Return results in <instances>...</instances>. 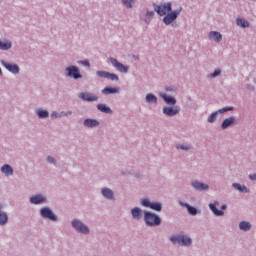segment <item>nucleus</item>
<instances>
[{
	"mask_svg": "<svg viewBox=\"0 0 256 256\" xmlns=\"http://www.w3.org/2000/svg\"><path fill=\"white\" fill-rule=\"evenodd\" d=\"M154 11L160 17H164L162 19V23H164V25H171L175 23V21H177V18L179 17V15H181L183 11V7L180 6L173 11V3L166 2L161 5L154 4Z\"/></svg>",
	"mask_w": 256,
	"mask_h": 256,
	"instance_id": "f257e3e1",
	"label": "nucleus"
},
{
	"mask_svg": "<svg viewBox=\"0 0 256 256\" xmlns=\"http://www.w3.org/2000/svg\"><path fill=\"white\" fill-rule=\"evenodd\" d=\"M169 241L173 245H180V247H191L193 245V238L183 233L170 236Z\"/></svg>",
	"mask_w": 256,
	"mask_h": 256,
	"instance_id": "f03ea898",
	"label": "nucleus"
},
{
	"mask_svg": "<svg viewBox=\"0 0 256 256\" xmlns=\"http://www.w3.org/2000/svg\"><path fill=\"white\" fill-rule=\"evenodd\" d=\"M144 223L146 227H159L161 226V223H163V220L159 214L149 210H144Z\"/></svg>",
	"mask_w": 256,
	"mask_h": 256,
	"instance_id": "7ed1b4c3",
	"label": "nucleus"
},
{
	"mask_svg": "<svg viewBox=\"0 0 256 256\" xmlns=\"http://www.w3.org/2000/svg\"><path fill=\"white\" fill-rule=\"evenodd\" d=\"M71 227L74 229V231H76V233H80V235H89L91 233L89 226L79 218H74L71 220Z\"/></svg>",
	"mask_w": 256,
	"mask_h": 256,
	"instance_id": "20e7f679",
	"label": "nucleus"
},
{
	"mask_svg": "<svg viewBox=\"0 0 256 256\" xmlns=\"http://www.w3.org/2000/svg\"><path fill=\"white\" fill-rule=\"evenodd\" d=\"M140 205L146 209L156 211V213H161L163 211V204L161 202H151L147 197L140 199Z\"/></svg>",
	"mask_w": 256,
	"mask_h": 256,
	"instance_id": "39448f33",
	"label": "nucleus"
},
{
	"mask_svg": "<svg viewBox=\"0 0 256 256\" xmlns=\"http://www.w3.org/2000/svg\"><path fill=\"white\" fill-rule=\"evenodd\" d=\"M39 213L42 219H48V221H52V223H57L59 221V216H57L49 206L40 208Z\"/></svg>",
	"mask_w": 256,
	"mask_h": 256,
	"instance_id": "423d86ee",
	"label": "nucleus"
},
{
	"mask_svg": "<svg viewBox=\"0 0 256 256\" xmlns=\"http://www.w3.org/2000/svg\"><path fill=\"white\" fill-rule=\"evenodd\" d=\"M66 77L70 79H74V81H79V79H83V74H81V70L76 65H70L65 68Z\"/></svg>",
	"mask_w": 256,
	"mask_h": 256,
	"instance_id": "0eeeda50",
	"label": "nucleus"
},
{
	"mask_svg": "<svg viewBox=\"0 0 256 256\" xmlns=\"http://www.w3.org/2000/svg\"><path fill=\"white\" fill-rule=\"evenodd\" d=\"M235 107L233 106H227V107H223L218 109L217 111L211 113L208 118H207V123L213 124V123H217V118L219 117V115H223V113H227L228 111H234Z\"/></svg>",
	"mask_w": 256,
	"mask_h": 256,
	"instance_id": "6e6552de",
	"label": "nucleus"
},
{
	"mask_svg": "<svg viewBox=\"0 0 256 256\" xmlns=\"http://www.w3.org/2000/svg\"><path fill=\"white\" fill-rule=\"evenodd\" d=\"M208 207L215 217H223L225 215L224 211H227V204H223L220 208L221 210L217 209L219 207V201L217 200L208 204Z\"/></svg>",
	"mask_w": 256,
	"mask_h": 256,
	"instance_id": "1a4fd4ad",
	"label": "nucleus"
},
{
	"mask_svg": "<svg viewBox=\"0 0 256 256\" xmlns=\"http://www.w3.org/2000/svg\"><path fill=\"white\" fill-rule=\"evenodd\" d=\"M0 64L6 71L11 73L12 75H19L21 73V68L19 67V64L7 62L5 60H0Z\"/></svg>",
	"mask_w": 256,
	"mask_h": 256,
	"instance_id": "9d476101",
	"label": "nucleus"
},
{
	"mask_svg": "<svg viewBox=\"0 0 256 256\" xmlns=\"http://www.w3.org/2000/svg\"><path fill=\"white\" fill-rule=\"evenodd\" d=\"M108 63H110V65H112V67H114V69L118 70L119 73H124V74L129 73V66L124 65L123 63L119 62V60H117L114 57H109Z\"/></svg>",
	"mask_w": 256,
	"mask_h": 256,
	"instance_id": "9b49d317",
	"label": "nucleus"
},
{
	"mask_svg": "<svg viewBox=\"0 0 256 256\" xmlns=\"http://www.w3.org/2000/svg\"><path fill=\"white\" fill-rule=\"evenodd\" d=\"M162 113L165 117H177L179 113H181V107L174 105V106H163Z\"/></svg>",
	"mask_w": 256,
	"mask_h": 256,
	"instance_id": "f8f14e48",
	"label": "nucleus"
},
{
	"mask_svg": "<svg viewBox=\"0 0 256 256\" xmlns=\"http://www.w3.org/2000/svg\"><path fill=\"white\" fill-rule=\"evenodd\" d=\"M31 205H45L47 203V196L43 193H37L29 197Z\"/></svg>",
	"mask_w": 256,
	"mask_h": 256,
	"instance_id": "ddd939ff",
	"label": "nucleus"
},
{
	"mask_svg": "<svg viewBox=\"0 0 256 256\" xmlns=\"http://www.w3.org/2000/svg\"><path fill=\"white\" fill-rule=\"evenodd\" d=\"M100 195L103 199H106V201H115V191L109 187H102L100 189Z\"/></svg>",
	"mask_w": 256,
	"mask_h": 256,
	"instance_id": "4468645a",
	"label": "nucleus"
},
{
	"mask_svg": "<svg viewBox=\"0 0 256 256\" xmlns=\"http://www.w3.org/2000/svg\"><path fill=\"white\" fill-rule=\"evenodd\" d=\"M130 214H131L132 219H134V221H141V219L145 218V210H143L137 206L131 208Z\"/></svg>",
	"mask_w": 256,
	"mask_h": 256,
	"instance_id": "2eb2a0df",
	"label": "nucleus"
},
{
	"mask_svg": "<svg viewBox=\"0 0 256 256\" xmlns=\"http://www.w3.org/2000/svg\"><path fill=\"white\" fill-rule=\"evenodd\" d=\"M78 98L82 99V101H87L88 103L99 101V96H97L96 94L85 93V92H80L78 94Z\"/></svg>",
	"mask_w": 256,
	"mask_h": 256,
	"instance_id": "dca6fc26",
	"label": "nucleus"
},
{
	"mask_svg": "<svg viewBox=\"0 0 256 256\" xmlns=\"http://www.w3.org/2000/svg\"><path fill=\"white\" fill-rule=\"evenodd\" d=\"M99 125H101V123L95 118H86L83 121V127L86 129H95L99 127Z\"/></svg>",
	"mask_w": 256,
	"mask_h": 256,
	"instance_id": "f3484780",
	"label": "nucleus"
},
{
	"mask_svg": "<svg viewBox=\"0 0 256 256\" xmlns=\"http://www.w3.org/2000/svg\"><path fill=\"white\" fill-rule=\"evenodd\" d=\"M159 97L164 100V103H166L167 106L177 105V98H175L174 96L160 92Z\"/></svg>",
	"mask_w": 256,
	"mask_h": 256,
	"instance_id": "a211bd4d",
	"label": "nucleus"
},
{
	"mask_svg": "<svg viewBox=\"0 0 256 256\" xmlns=\"http://www.w3.org/2000/svg\"><path fill=\"white\" fill-rule=\"evenodd\" d=\"M191 187L194 191H209L208 184H205L199 180H193L191 182Z\"/></svg>",
	"mask_w": 256,
	"mask_h": 256,
	"instance_id": "6ab92c4d",
	"label": "nucleus"
},
{
	"mask_svg": "<svg viewBox=\"0 0 256 256\" xmlns=\"http://www.w3.org/2000/svg\"><path fill=\"white\" fill-rule=\"evenodd\" d=\"M236 121H237V118L235 116H229V117L225 118L221 124L222 131H225V129H229V127H231V125H235Z\"/></svg>",
	"mask_w": 256,
	"mask_h": 256,
	"instance_id": "aec40b11",
	"label": "nucleus"
},
{
	"mask_svg": "<svg viewBox=\"0 0 256 256\" xmlns=\"http://www.w3.org/2000/svg\"><path fill=\"white\" fill-rule=\"evenodd\" d=\"M9 223V214L3 210V206L0 205V227H5Z\"/></svg>",
	"mask_w": 256,
	"mask_h": 256,
	"instance_id": "412c9836",
	"label": "nucleus"
},
{
	"mask_svg": "<svg viewBox=\"0 0 256 256\" xmlns=\"http://www.w3.org/2000/svg\"><path fill=\"white\" fill-rule=\"evenodd\" d=\"M208 39L210 41H215V43H221V41H223V35L218 31H211L208 34Z\"/></svg>",
	"mask_w": 256,
	"mask_h": 256,
	"instance_id": "4be33fe9",
	"label": "nucleus"
},
{
	"mask_svg": "<svg viewBox=\"0 0 256 256\" xmlns=\"http://www.w3.org/2000/svg\"><path fill=\"white\" fill-rule=\"evenodd\" d=\"M0 171L2 175H5V177L13 176V167L9 164L2 165Z\"/></svg>",
	"mask_w": 256,
	"mask_h": 256,
	"instance_id": "5701e85b",
	"label": "nucleus"
},
{
	"mask_svg": "<svg viewBox=\"0 0 256 256\" xmlns=\"http://www.w3.org/2000/svg\"><path fill=\"white\" fill-rule=\"evenodd\" d=\"M96 109L100 111V113H106L107 115H113V110L111 107L107 106V104H97Z\"/></svg>",
	"mask_w": 256,
	"mask_h": 256,
	"instance_id": "b1692460",
	"label": "nucleus"
},
{
	"mask_svg": "<svg viewBox=\"0 0 256 256\" xmlns=\"http://www.w3.org/2000/svg\"><path fill=\"white\" fill-rule=\"evenodd\" d=\"M178 204L180 205V207H186L189 215H192V216L197 215V208H195L181 200L178 201Z\"/></svg>",
	"mask_w": 256,
	"mask_h": 256,
	"instance_id": "393cba45",
	"label": "nucleus"
},
{
	"mask_svg": "<svg viewBox=\"0 0 256 256\" xmlns=\"http://www.w3.org/2000/svg\"><path fill=\"white\" fill-rule=\"evenodd\" d=\"M13 47V42L11 40H0V51H9Z\"/></svg>",
	"mask_w": 256,
	"mask_h": 256,
	"instance_id": "a878e982",
	"label": "nucleus"
},
{
	"mask_svg": "<svg viewBox=\"0 0 256 256\" xmlns=\"http://www.w3.org/2000/svg\"><path fill=\"white\" fill-rule=\"evenodd\" d=\"M119 87H105L102 89V95H117L119 93Z\"/></svg>",
	"mask_w": 256,
	"mask_h": 256,
	"instance_id": "bb28decb",
	"label": "nucleus"
},
{
	"mask_svg": "<svg viewBox=\"0 0 256 256\" xmlns=\"http://www.w3.org/2000/svg\"><path fill=\"white\" fill-rule=\"evenodd\" d=\"M35 113L39 119H47L49 117V110L43 108L35 109Z\"/></svg>",
	"mask_w": 256,
	"mask_h": 256,
	"instance_id": "cd10ccee",
	"label": "nucleus"
},
{
	"mask_svg": "<svg viewBox=\"0 0 256 256\" xmlns=\"http://www.w3.org/2000/svg\"><path fill=\"white\" fill-rule=\"evenodd\" d=\"M232 187L235 189V191H239V193H249V188H247V186L244 184L233 183Z\"/></svg>",
	"mask_w": 256,
	"mask_h": 256,
	"instance_id": "c85d7f7f",
	"label": "nucleus"
},
{
	"mask_svg": "<svg viewBox=\"0 0 256 256\" xmlns=\"http://www.w3.org/2000/svg\"><path fill=\"white\" fill-rule=\"evenodd\" d=\"M146 103H149L150 105H157L158 99L153 93H148L145 96Z\"/></svg>",
	"mask_w": 256,
	"mask_h": 256,
	"instance_id": "c756f323",
	"label": "nucleus"
},
{
	"mask_svg": "<svg viewBox=\"0 0 256 256\" xmlns=\"http://www.w3.org/2000/svg\"><path fill=\"white\" fill-rule=\"evenodd\" d=\"M236 25L238 27H242V29H247L250 27L249 21L245 20L244 18H237Z\"/></svg>",
	"mask_w": 256,
	"mask_h": 256,
	"instance_id": "7c9ffc66",
	"label": "nucleus"
},
{
	"mask_svg": "<svg viewBox=\"0 0 256 256\" xmlns=\"http://www.w3.org/2000/svg\"><path fill=\"white\" fill-rule=\"evenodd\" d=\"M252 227H253V225H251L249 221H241V222L239 223V229H240V231L247 232V231H249Z\"/></svg>",
	"mask_w": 256,
	"mask_h": 256,
	"instance_id": "2f4dec72",
	"label": "nucleus"
},
{
	"mask_svg": "<svg viewBox=\"0 0 256 256\" xmlns=\"http://www.w3.org/2000/svg\"><path fill=\"white\" fill-rule=\"evenodd\" d=\"M176 149L178 151H191L193 149V146L190 144H176Z\"/></svg>",
	"mask_w": 256,
	"mask_h": 256,
	"instance_id": "473e14b6",
	"label": "nucleus"
},
{
	"mask_svg": "<svg viewBox=\"0 0 256 256\" xmlns=\"http://www.w3.org/2000/svg\"><path fill=\"white\" fill-rule=\"evenodd\" d=\"M122 3L127 9H133L135 6V0H122Z\"/></svg>",
	"mask_w": 256,
	"mask_h": 256,
	"instance_id": "72a5a7b5",
	"label": "nucleus"
},
{
	"mask_svg": "<svg viewBox=\"0 0 256 256\" xmlns=\"http://www.w3.org/2000/svg\"><path fill=\"white\" fill-rule=\"evenodd\" d=\"M109 75V72L105 71V70H98L96 71V76L100 77V79H107Z\"/></svg>",
	"mask_w": 256,
	"mask_h": 256,
	"instance_id": "f704fd0d",
	"label": "nucleus"
},
{
	"mask_svg": "<svg viewBox=\"0 0 256 256\" xmlns=\"http://www.w3.org/2000/svg\"><path fill=\"white\" fill-rule=\"evenodd\" d=\"M78 65H82V67H86L87 69H91V62L89 60H78Z\"/></svg>",
	"mask_w": 256,
	"mask_h": 256,
	"instance_id": "c9c22d12",
	"label": "nucleus"
},
{
	"mask_svg": "<svg viewBox=\"0 0 256 256\" xmlns=\"http://www.w3.org/2000/svg\"><path fill=\"white\" fill-rule=\"evenodd\" d=\"M220 75H221V69L218 68V69L214 70L213 73H210L208 75V78L209 79H215V78L219 77Z\"/></svg>",
	"mask_w": 256,
	"mask_h": 256,
	"instance_id": "e433bc0d",
	"label": "nucleus"
},
{
	"mask_svg": "<svg viewBox=\"0 0 256 256\" xmlns=\"http://www.w3.org/2000/svg\"><path fill=\"white\" fill-rule=\"evenodd\" d=\"M46 161L49 165H57V159L53 156H47Z\"/></svg>",
	"mask_w": 256,
	"mask_h": 256,
	"instance_id": "4c0bfd02",
	"label": "nucleus"
},
{
	"mask_svg": "<svg viewBox=\"0 0 256 256\" xmlns=\"http://www.w3.org/2000/svg\"><path fill=\"white\" fill-rule=\"evenodd\" d=\"M110 81H119V76L115 73L108 72V78Z\"/></svg>",
	"mask_w": 256,
	"mask_h": 256,
	"instance_id": "58836bf2",
	"label": "nucleus"
},
{
	"mask_svg": "<svg viewBox=\"0 0 256 256\" xmlns=\"http://www.w3.org/2000/svg\"><path fill=\"white\" fill-rule=\"evenodd\" d=\"M71 115H73V111L72 110L61 111L60 112V118L61 117H71Z\"/></svg>",
	"mask_w": 256,
	"mask_h": 256,
	"instance_id": "ea45409f",
	"label": "nucleus"
},
{
	"mask_svg": "<svg viewBox=\"0 0 256 256\" xmlns=\"http://www.w3.org/2000/svg\"><path fill=\"white\" fill-rule=\"evenodd\" d=\"M51 119H61V114L60 112L57 111H52V113L50 114Z\"/></svg>",
	"mask_w": 256,
	"mask_h": 256,
	"instance_id": "a19ab883",
	"label": "nucleus"
},
{
	"mask_svg": "<svg viewBox=\"0 0 256 256\" xmlns=\"http://www.w3.org/2000/svg\"><path fill=\"white\" fill-rule=\"evenodd\" d=\"M165 91H166L167 93H177V89H175V88H173V87H171V86L165 87Z\"/></svg>",
	"mask_w": 256,
	"mask_h": 256,
	"instance_id": "79ce46f5",
	"label": "nucleus"
},
{
	"mask_svg": "<svg viewBox=\"0 0 256 256\" xmlns=\"http://www.w3.org/2000/svg\"><path fill=\"white\" fill-rule=\"evenodd\" d=\"M155 12H153L152 10H147L146 11V17H154Z\"/></svg>",
	"mask_w": 256,
	"mask_h": 256,
	"instance_id": "37998d69",
	"label": "nucleus"
},
{
	"mask_svg": "<svg viewBox=\"0 0 256 256\" xmlns=\"http://www.w3.org/2000/svg\"><path fill=\"white\" fill-rule=\"evenodd\" d=\"M246 89H248V91H255V86H253L252 84H247Z\"/></svg>",
	"mask_w": 256,
	"mask_h": 256,
	"instance_id": "c03bdc74",
	"label": "nucleus"
},
{
	"mask_svg": "<svg viewBox=\"0 0 256 256\" xmlns=\"http://www.w3.org/2000/svg\"><path fill=\"white\" fill-rule=\"evenodd\" d=\"M250 181H256V173L249 175Z\"/></svg>",
	"mask_w": 256,
	"mask_h": 256,
	"instance_id": "a18cd8bd",
	"label": "nucleus"
},
{
	"mask_svg": "<svg viewBox=\"0 0 256 256\" xmlns=\"http://www.w3.org/2000/svg\"><path fill=\"white\" fill-rule=\"evenodd\" d=\"M133 59H134L135 61H139V56L133 55Z\"/></svg>",
	"mask_w": 256,
	"mask_h": 256,
	"instance_id": "49530a36",
	"label": "nucleus"
},
{
	"mask_svg": "<svg viewBox=\"0 0 256 256\" xmlns=\"http://www.w3.org/2000/svg\"><path fill=\"white\" fill-rule=\"evenodd\" d=\"M0 77H3V70L0 68Z\"/></svg>",
	"mask_w": 256,
	"mask_h": 256,
	"instance_id": "de8ad7c7",
	"label": "nucleus"
},
{
	"mask_svg": "<svg viewBox=\"0 0 256 256\" xmlns=\"http://www.w3.org/2000/svg\"><path fill=\"white\" fill-rule=\"evenodd\" d=\"M251 1H256V0H251Z\"/></svg>",
	"mask_w": 256,
	"mask_h": 256,
	"instance_id": "09e8293b",
	"label": "nucleus"
}]
</instances>
